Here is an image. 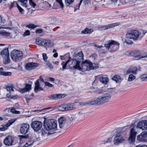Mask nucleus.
<instances>
[{"label":"nucleus","mask_w":147,"mask_h":147,"mask_svg":"<svg viewBox=\"0 0 147 147\" xmlns=\"http://www.w3.org/2000/svg\"><path fill=\"white\" fill-rule=\"evenodd\" d=\"M6 89L9 92H11L14 91L13 88L11 86H7Z\"/></svg>","instance_id":"obj_44"},{"label":"nucleus","mask_w":147,"mask_h":147,"mask_svg":"<svg viewBox=\"0 0 147 147\" xmlns=\"http://www.w3.org/2000/svg\"><path fill=\"white\" fill-rule=\"evenodd\" d=\"M112 80L115 81L116 83H119L122 80L121 76L117 75H115L113 76L112 78Z\"/></svg>","instance_id":"obj_27"},{"label":"nucleus","mask_w":147,"mask_h":147,"mask_svg":"<svg viewBox=\"0 0 147 147\" xmlns=\"http://www.w3.org/2000/svg\"><path fill=\"white\" fill-rule=\"evenodd\" d=\"M69 59L68 61H69L68 63L70 67L78 70V69H79L80 63L74 58L71 59L70 57H69Z\"/></svg>","instance_id":"obj_7"},{"label":"nucleus","mask_w":147,"mask_h":147,"mask_svg":"<svg viewBox=\"0 0 147 147\" xmlns=\"http://www.w3.org/2000/svg\"><path fill=\"white\" fill-rule=\"evenodd\" d=\"M9 35V33L5 31L4 30H1L0 31V36H7Z\"/></svg>","instance_id":"obj_42"},{"label":"nucleus","mask_w":147,"mask_h":147,"mask_svg":"<svg viewBox=\"0 0 147 147\" xmlns=\"http://www.w3.org/2000/svg\"><path fill=\"white\" fill-rule=\"evenodd\" d=\"M17 7L20 11V12L22 14H23L24 13V10L19 5H18L17 3H16Z\"/></svg>","instance_id":"obj_39"},{"label":"nucleus","mask_w":147,"mask_h":147,"mask_svg":"<svg viewBox=\"0 0 147 147\" xmlns=\"http://www.w3.org/2000/svg\"><path fill=\"white\" fill-rule=\"evenodd\" d=\"M42 136H47L48 134L44 130H42Z\"/></svg>","instance_id":"obj_58"},{"label":"nucleus","mask_w":147,"mask_h":147,"mask_svg":"<svg viewBox=\"0 0 147 147\" xmlns=\"http://www.w3.org/2000/svg\"><path fill=\"white\" fill-rule=\"evenodd\" d=\"M44 40V39H43L37 38L36 39V42L38 45H43Z\"/></svg>","instance_id":"obj_30"},{"label":"nucleus","mask_w":147,"mask_h":147,"mask_svg":"<svg viewBox=\"0 0 147 147\" xmlns=\"http://www.w3.org/2000/svg\"><path fill=\"white\" fill-rule=\"evenodd\" d=\"M3 57H7L9 56L8 48H5L0 53Z\"/></svg>","instance_id":"obj_24"},{"label":"nucleus","mask_w":147,"mask_h":147,"mask_svg":"<svg viewBox=\"0 0 147 147\" xmlns=\"http://www.w3.org/2000/svg\"><path fill=\"white\" fill-rule=\"evenodd\" d=\"M90 57L94 59H95L97 57V55L96 54L93 53L90 55Z\"/></svg>","instance_id":"obj_55"},{"label":"nucleus","mask_w":147,"mask_h":147,"mask_svg":"<svg viewBox=\"0 0 147 147\" xmlns=\"http://www.w3.org/2000/svg\"><path fill=\"white\" fill-rule=\"evenodd\" d=\"M140 78L143 81L147 80V74H145L141 75L140 76Z\"/></svg>","instance_id":"obj_36"},{"label":"nucleus","mask_w":147,"mask_h":147,"mask_svg":"<svg viewBox=\"0 0 147 147\" xmlns=\"http://www.w3.org/2000/svg\"><path fill=\"white\" fill-rule=\"evenodd\" d=\"M135 74H130L128 77V80L129 82H131L134 80L136 78Z\"/></svg>","instance_id":"obj_32"},{"label":"nucleus","mask_w":147,"mask_h":147,"mask_svg":"<svg viewBox=\"0 0 147 147\" xmlns=\"http://www.w3.org/2000/svg\"><path fill=\"white\" fill-rule=\"evenodd\" d=\"M16 121L15 119H12L9 120L6 124L7 126H9L13 123Z\"/></svg>","instance_id":"obj_41"},{"label":"nucleus","mask_w":147,"mask_h":147,"mask_svg":"<svg viewBox=\"0 0 147 147\" xmlns=\"http://www.w3.org/2000/svg\"><path fill=\"white\" fill-rule=\"evenodd\" d=\"M57 94H53L50 96L49 97L51 99H57Z\"/></svg>","instance_id":"obj_48"},{"label":"nucleus","mask_w":147,"mask_h":147,"mask_svg":"<svg viewBox=\"0 0 147 147\" xmlns=\"http://www.w3.org/2000/svg\"><path fill=\"white\" fill-rule=\"evenodd\" d=\"M137 126L142 130H147V120H144L139 122L137 124Z\"/></svg>","instance_id":"obj_13"},{"label":"nucleus","mask_w":147,"mask_h":147,"mask_svg":"<svg viewBox=\"0 0 147 147\" xmlns=\"http://www.w3.org/2000/svg\"><path fill=\"white\" fill-rule=\"evenodd\" d=\"M23 55L22 52L17 50H13L11 53V58L14 61H17Z\"/></svg>","instance_id":"obj_6"},{"label":"nucleus","mask_w":147,"mask_h":147,"mask_svg":"<svg viewBox=\"0 0 147 147\" xmlns=\"http://www.w3.org/2000/svg\"><path fill=\"white\" fill-rule=\"evenodd\" d=\"M35 86L34 88V91L36 92L43 90V89L40 86V84H38L35 82Z\"/></svg>","instance_id":"obj_25"},{"label":"nucleus","mask_w":147,"mask_h":147,"mask_svg":"<svg viewBox=\"0 0 147 147\" xmlns=\"http://www.w3.org/2000/svg\"><path fill=\"white\" fill-rule=\"evenodd\" d=\"M44 126L47 130L54 129L57 127V122L54 120H49L44 123Z\"/></svg>","instance_id":"obj_4"},{"label":"nucleus","mask_w":147,"mask_h":147,"mask_svg":"<svg viewBox=\"0 0 147 147\" xmlns=\"http://www.w3.org/2000/svg\"><path fill=\"white\" fill-rule=\"evenodd\" d=\"M42 57L43 60L45 61H47V59L48 58V57L47 56V54L46 53H43L42 54Z\"/></svg>","instance_id":"obj_53"},{"label":"nucleus","mask_w":147,"mask_h":147,"mask_svg":"<svg viewBox=\"0 0 147 147\" xmlns=\"http://www.w3.org/2000/svg\"><path fill=\"white\" fill-rule=\"evenodd\" d=\"M45 85L49 87H52L53 86V85L52 84L47 82H45Z\"/></svg>","instance_id":"obj_56"},{"label":"nucleus","mask_w":147,"mask_h":147,"mask_svg":"<svg viewBox=\"0 0 147 147\" xmlns=\"http://www.w3.org/2000/svg\"><path fill=\"white\" fill-rule=\"evenodd\" d=\"M43 30L41 29H36L35 31V33L36 34H39L43 33Z\"/></svg>","instance_id":"obj_51"},{"label":"nucleus","mask_w":147,"mask_h":147,"mask_svg":"<svg viewBox=\"0 0 147 147\" xmlns=\"http://www.w3.org/2000/svg\"><path fill=\"white\" fill-rule=\"evenodd\" d=\"M46 80L48 81H50L51 82H53L55 80V79L52 77L48 78L46 79Z\"/></svg>","instance_id":"obj_57"},{"label":"nucleus","mask_w":147,"mask_h":147,"mask_svg":"<svg viewBox=\"0 0 147 147\" xmlns=\"http://www.w3.org/2000/svg\"><path fill=\"white\" fill-rule=\"evenodd\" d=\"M13 141V137L11 136H8L6 137L4 141V144L7 145L11 146L12 145Z\"/></svg>","instance_id":"obj_15"},{"label":"nucleus","mask_w":147,"mask_h":147,"mask_svg":"<svg viewBox=\"0 0 147 147\" xmlns=\"http://www.w3.org/2000/svg\"><path fill=\"white\" fill-rule=\"evenodd\" d=\"M11 73L10 72L3 71L1 73V75L7 76H11Z\"/></svg>","instance_id":"obj_38"},{"label":"nucleus","mask_w":147,"mask_h":147,"mask_svg":"<svg viewBox=\"0 0 147 147\" xmlns=\"http://www.w3.org/2000/svg\"><path fill=\"white\" fill-rule=\"evenodd\" d=\"M115 43L112 46L111 48L112 51H115L117 50L119 47V44L116 41Z\"/></svg>","instance_id":"obj_28"},{"label":"nucleus","mask_w":147,"mask_h":147,"mask_svg":"<svg viewBox=\"0 0 147 147\" xmlns=\"http://www.w3.org/2000/svg\"><path fill=\"white\" fill-rule=\"evenodd\" d=\"M56 1L58 3L61 8H63L64 4L62 1V0H56Z\"/></svg>","instance_id":"obj_45"},{"label":"nucleus","mask_w":147,"mask_h":147,"mask_svg":"<svg viewBox=\"0 0 147 147\" xmlns=\"http://www.w3.org/2000/svg\"><path fill=\"white\" fill-rule=\"evenodd\" d=\"M18 1L21 3L22 5L25 7H27V3L28 0H18Z\"/></svg>","instance_id":"obj_34"},{"label":"nucleus","mask_w":147,"mask_h":147,"mask_svg":"<svg viewBox=\"0 0 147 147\" xmlns=\"http://www.w3.org/2000/svg\"><path fill=\"white\" fill-rule=\"evenodd\" d=\"M116 25H116V23H113L104 26H100L98 27V29L100 30H105L106 29L113 28Z\"/></svg>","instance_id":"obj_16"},{"label":"nucleus","mask_w":147,"mask_h":147,"mask_svg":"<svg viewBox=\"0 0 147 147\" xmlns=\"http://www.w3.org/2000/svg\"><path fill=\"white\" fill-rule=\"evenodd\" d=\"M68 62L69 61L68 60L65 62L62 61L61 63V65L62 66V69L60 68V69H62L63 70L65 69L66 68Z\"/></svg>","instance_id":"obj_35"},{"label":"nucleus","mask_w":147,"mask_h":147,"mask_svg":"<svg viewBox=\"0 0 147 147\" xmlns=\"http://www.w3.org/2000/svg\"><path fill=\"white\" fill-rule=\"evenodd\" d=\"M25 85H26L25 88L20 90V91L22 93L29 91L31 89V85L30 84H26Z\"/></svg>","instance_id":"obj_23"},{"label":"nucleus","mask_w":147,"mask_h":147,"mask_svg":"<svg viewBox=\"0 0 147 147\" xmlns=\"http://www.w3.org/2000/svg\"><path fill=\"white\" fill-rule=\"evenodd\" d=\"M57 99H60L61 98H63L65 97V94H57Z\"/></svg>","instance_id":"obj_52"},{"label":"nucleus","mask_w":147,"mask_h":147,"mask_svg":"<svg viewBox=\"0 0 147 147\" xmlns=\"http://www.w3.org/2000/svg\"><path fill=\"white\" fill-rule=\"evenodd\" d=\"M115 41L113 40H110L105 42L104 46L107 49L109 50L111 48L114 44L115 43Z\"/></svg>","instance_id":"obj_19"},{"label":"nucleus","mask_w":147,"mask_h":147,"mask_svg":"<svg viewBox=\"0 0 147 147\" xmlns=\"http://www.w3.org/2000/svg\"><path fill=\"white\" fill-rule=\"evenodd\" d=\"M38 66V64L34 63H27L25 66L26 69L28 70L35 69Z\"/></svg>","instance_id":"obj_14"},{"label":"nucleus","mask_w":147,"mask_h":147,"mask_svg":"<svg viewBox=\"0 0 147 147\" xmlns=\"http://www.w3.org/2000/svg\"><path fill=\"white\" fill-rule=\"evenodd\" d=\"M93 30L92 29H88L86 28L82 31V34H90L92 32Z\"/></svg>","instance_id":"obj_33"},{"label":"nucleus","mask_w":147,"mask_h":147,"mask_svg":"<svg viewBox=\"0 0 147 147\" xmlns=\"http://www.w3.org/2000/svg\"><path fill=\"white\" fill-rule=\"evenodd\" d=\"M11 112L12 113L17 114L19 113V111L16 110L14 108H12L11 110Z\"/></svg>","instance_id":"obj_49"},{"label":"nucleus","mask_w":147,"mask_h":147,"mask_svg":"<svg viewBox=\"0 0 147 147\" xmlns=\"http://www.w3.org/2000/svg\"><path fill=\"white\" fill-rule=\"evenodd\" d=\"M38 26V25H36L33 24H29L27 25L26 27L29 29H33L35 28H36Z\"/></svg>","instance_id":"obj_31"},{"label":"nucleus","mask_w":147,"mask_h":147,"mask_svg":"<svg viewBox=\"0 0 147 147\" xmlns=\"http://www.w3.org/2000/svg\"><path fill=\"white\" fill-rule=\"evenodd\" d=\"M10 28L8 27H5L4 25L1 26L0 27V30L1 29H9Z\"/></svg>","instance_id":"obj_60"},{"label":"nucleus","mask_w":147,"mask_h":147,"mask_svg":"<svg viewBox=\"0 0 147 147\" xmlns=\"http://www.w3.org/2000/svg\"><path fill=\"white\" fill-rule=\"evenodd\" d=\"M136 134L137 132L134 128H132L130 130L129 136L128 139L130 143H132L134 142Z\"/></svg>","instance_id":"obj_9"},{"label":"nucleus","mask_w":147,"mask_h":147,"mask_svg":"<svg viewBox=\"0 0 147 147\" xmlns=\"http://www.w3.org/2000/svg\"><path fill=\"white\" fill-rule=\"evenodd\" d=\"M30 5L34 8L36 4L32 1V0H29Z\"/></svg>","instance_id":"obj_54"},{"label":"nucleus","mask_w":147,"mask_h":147,"mask_svg":"<svg viewBox=\"0 0 147 147\" xmlns=\"http://www.w3.org/2000/svg\"><path fill=\"white\" fill-rule=\"evenodd\" d=\"M30 34V32L28 30H26L23 34V36H29Z\"/></svg>","instance_id":"obj_50"},{"label":"nucleus","mask_w":147,"mask_h":147,"mask_svg":"<svg viewBox=\"0 0 147 147\" xmlns=\"http://www.w3.org/2000/svg\"><path fill=\"white\" fill-rule=\"evenodd\" d=\"M100 81L102 83L106 84L108 81V78L106 75L101 76L99 78Z\"/></svg>","instance_id":"obj_22"},{"label":"nucleus","mask_w":147,"mask_h":147,"mask_svg":"<svg viewBox=\"0 0 147 147\" xmlns=\"http://www.w3.org/2000/svg\"><path fill=\"white\" fill-rule=\"evenodd\" d=\"M78 104V102L69 103L64 104L60 106L59 109L61 111H68L71 110L76 107V105Z\"/></svg>","instance_id":"obj_5"},{"label":"nucleus","mask_w":147,"mask_h":147,"mask_svg":"<svg viewBox=\"0 0 147 147\" xmlns=\"http://www.w3.org/2000/svg\"><path fill=\"white\" fill-rule=\"evenodd\" d=\"M125 138L124 133L122 132L117 133L115 136L113 140V144L118 145L124 142Z\"/></svg>","instance_id":"obj_3"},{"label":"nucleus","mask_w":147,"mask_h":147,"mask_svg":"<svg viewBox=\"0 0 147 147\" xmlns=\"http://www.w3.org/2000/svg\"><path fill=\"white\" fill-rule=\"evenodd\" d=\"M59 127L62 128L65 125L66 121L65 118L63 117H60L58 119Z\"/></svg>","instance_id":"obj_18"},{"label":"nucleus","mask_w":147,"mask_h":147,"mask_svg":"<svg viewBox=\"0 0 147 147\" xmlns=\"http://www.w3.org/2000/svg\"><path fill=\"white\" fill-rule=\"evenodd\" d=\"M82 67L80 66L78 70L82 71H89L95 68V67L93 65L92 63L89 60H85L82 64Z\"/></svg>","instance_id":"obj_2"},{"label":"nucleus","mask_w":147,"mask_h":147,"mask_svg":"<svg viewBox=\"0 0 147 147\" xmlns=\"http://www.w3.org/2000/svg\"><path fill=\"white\" fill-rule=\"evenodd\" d=\"M65 3L67 6H69L70 4L72 3L74 0H65Z\"/></svg>","instance_id":"obj_37"},{"label":"nucleus","mask_w":147,"mask_h":147,"mask_svg":"<svg viewBox=\"0 0 147 147\" xmlns=\"http://www.w3.org/2000/svg\"><path fill=\"white\" fill-rule=\"evenodd\" d=\"M42 125V123L41 122L36 121L32 123L31 126L34 130L38 131L41 129Z\"/></svg>","instance_id":"obj_10"},{"label":"nucleus","mask_w":147,"mask_h":147,"mask_svg":"<svg viewBox=\"0 0 147 147\" xmlns=\"http://www.w3.org/2000/svg\"><path fill=\"white\" fill-rule=\"evenodd\" d=\"M128 35L129 34H126V37L123 42L128 44H132L133 42L130 39H132V38L131 37H129L128 36Z\"/></svg>","instance_id":"obj_26"},{"label":"nucleus","mask_w":147,"mask_h":147,"mask_svg":"<svg viewBox=\"0 0 147 147\" xmlns=\"http://www.w3.org/2000/svg\"><path fill=\"white\" fill-rule=\"evenodd\" d=\"M83 0H80L79 3L78 4V5L76 6L75 7L74 11H76L77 9H79L80 6L82 1Z\"/></svg>","instance_id":"obj_46"},{"label":"nucleus","mask_w":147,"mask_h":147,"mask_svg":"<svg viewBox=\"0 0 147 147\" xmlns=\"http://www.w3.org/2000/svg\"><path fill=\"white\" fill-rule=\"evenodd\" d=\"M137 138L140 141L147 142V131H143L140 135L137 136Z\"/></svg>","instance_id":"obj_12"},{"label":"nucleus","mask_w":147,"mask_h":147,"mask_svg":"<svg viewBox=\"0 0 147 147\" xmlns=\"http://www.w3.org/2000/svg\"><path fill=\"white\" fill-rule=\"evenodd\" d=\"M111 96L110 94H105L102 96L92 99L90 103L91 105L104 103L110 100Z\"/></svg>","instance_id":"obj_1"},{"label":"nucleus","mask_w":147,"mask_h":147,"mask_svg":"<svg viewBox=\"0 0 147 147\" xmlns=\"http://www.w3.org/2000/svg\"><path fill=\"white\" fill-rule=\"evenodd\" d=\"M9 57H3L5 59V61H4V63L5 64H7L9 63L10 62V60L9 58Z\"/></svg>","instance_id":"obj_47"},{"label":"nucleus","mask_w":147,"mask_h":147,"mask_svg":"<svg viewBox=\"0 0 147 147\" xmlns=\"http://www.w3.org/2000/svg\"><path fill=\"white\" fill-rule=\"evenodd\" d=\"M41 82L44 83L45 82L44 81V79L42 78V77L41 76L39 77V78L37 79L35 82L38 84H40V82Z\"/></svg>","instance_id":"obj_43"},{"label":"nucleus","mask_w":147,"mask_h":147,"mask_svg":"<svg viewBox=\"0 0 147 147\" xmlns=\"http://www.w3.org/2000/svg\"><path fill=\"white\" fill-rule=\"evenodd\" d=\"M54 44L50 40L44 39L43 45L46 48L47 47H51L53 46Z\"/></svg>","instance_id":"obj_20"},{"label":"nucleus","mask_w":147,"mask_h":147,"mask_svg":"<svg viewBox=\"0 0 147 147\" xmlns=\"http://www.w3.org/2000/svg\"><path fill=\"white\" fill-rule=\"evenodd\" d=\"M135 147H147V145L140 144L136 146Z\"/></svg>","instance_id":"obj_61"},{"label":"nucleus","mask_w":147,"mask_h":147,"mask_svg":"<svg viewBox=\"0 0 147 147\" xmlns=\"http://www.w3.org/2000/svg\"><path fill=\"white\" fill-rule=\"evenodd\" d=\"M23 147H30V146H29V145H28L27 143H26L24 145Z\"/></svg>","instance_id":"obj_64"},{"label":"nucleus","mask_w":147,"mask_h":147,"mask_svg":"<svg viewBox=\"0 0 147 147\" xmlns=\"http://www.w3.org/2000/svg\"><path fill=\"white\" fill-rule=\"evenodd\" d=\"M112 140V138H109L104 140H102L100 142V144H105L110 142Z\"/></svg>","instance_id":"obj_29"},{"label":"nucleus","mask_w":147,"mask_h":147,"mask_svg":"<svg viewBox=\"0 0 147 147\" xmlns=\"http://www.w3.org/2000/svg\"><path fill=\"white\" fill-rule=\"evenodd\" d=\"M128 34H129L128 36L131 37L132 39L134 40H140L144 34L143 35L141 36L140 37V34L138 30H133L131 31V33Z\"/></svg>","instance_id":"obj_8"},{"label":"nucleus","mask_w":147,"mask_h":147,"mask_svg":"<svg viewBox=\"0 0 147 147\" xmlns=\"http://www.w3.org/2000/svg\"><path fill=\"white\" fill-rule=\"evenodd\" d=\"M90 102H91V101L90 102H80V103H78V104H77V105H78L79 104L81 106L86 105L88 104L91 105L90 103Z\"/></svg>","instance_id":"obj_40"},{"label":"nucleus","mask_w":147,"mask_h":147,"mask_svg":"<svg viewBox=\"0 0 147 147\" xmlns=\"http://www.w3.org/2000/svg\"><path fill=\"white\" fill-rule=\"evenodd\" d=\"M27 143L28 144V145H29V146L30 147L32 145V144L33 143V141H29Z\"/></svg>","instance_id":"obj_59"},{"label":"nucleus","mask_w":147,"mask_h":147,"mask_svg":"<svg viewBox=\"0 0 147 147\" xmlns=\"http://www.w3.org/2000/svg\"><path fill=\"white\" fill-rule=\"evenodd\" d=\"M94 47H95V49H98V48L100 49L102 47V46L98 45H94Z\"/></svg>","instance_id":"obj_62"},{"label":"nucleus","mask_w":147,"mask_h":147,"mask_svg":"<svg viewBox=\"0 0 147 147\" xmlns=\"http://www.w3.org/2000/svg\"><path fill=\"white\" fill-rule=\"evenodd\" d=\"M19 138H20V139H21L22 138H26V136H24V135L19 136Z\"/></svg>","instance_id":"obj_63"},{"label":"nucleus","mask_w":147,"mask_h":147,"mask_svg":"<svg viewBox=\"0 0 147 147\" xmlns=\"http://www.w3.org/2000/svg\"><path fill=\"white\" fill-rule=\"evenodd\" d=\"M29 125L26 123H24L21 124L20 129V132L23 134H26L29 131Z\"/></svg>","instance_id":"obj_11"},{"label":"nucleus","mask_w":147,"mask_h":147,"mask_svg":"<svg viewBox=\"0 0 147 147\" xmlns=\"http://www.w3.org/2000/svg\"><path fill=\"white\" fill-rule=\"evenodd\" d=\"M73 58L80 63L82 61L83 58V54L82 52H80L76 55Z\"/></svg>","instance_id":"obj_17"},{"label":"nucleus","mask_w":147,"mask_h":147,"mask_svg":"<svg viewBox=\"0 0 147 147\" xmlns=\"http://www.w3.org/2000/svg\"><path fill=\"white\" fill-rule=\"evenodd\" d=\"M137 70L138 69L136 67H133L128 69L126 71V74H136Z\"/></svg>","instance_id":"obj_21"}]
</instances>
